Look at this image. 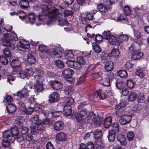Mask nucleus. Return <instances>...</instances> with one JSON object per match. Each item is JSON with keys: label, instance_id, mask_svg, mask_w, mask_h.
<instances>
[{"label": "nucleus", "instance_id": "nucleus-35", "mask_svg": "<svg viewBox=\"0 0 149 149\" xmlns=\"http://www.w3.org/2000/svg\"><path fill=\"white\" fill-rule=\"evenodd\" d=\"M72 111L71 107H64L63 113L65 116H68L71 114Z\"/></svg>", "mask_w": 149, "mask_h": 149}, {"label": "nucleus", "instance_id": "nucleus-10", "mask_svg": "<svg viewBox=\"0 0 149 149\" xmlns=\"http://www.w3.org/2000/svg\"><path fill=\"white\" fill-rule=\"evenodd\" d=\"M49 101L51 103H54L58 101L59 99L58 93L56 92H52L49 96Z\"/></svg>", "mask_w": 149, "mask_h": 149}, {"label": "nucleus", "instance_id": "nucleus-64", "mask_svg": "<svg viewBox=\"0 0 149 149\" xmlns=\"http://www.w3.org/2000/svg\"><path fill=\"white\" fill-rule=\"evenodd\" d=\"M55 63L57 66L59 68H62L63 67L64 64L63 63L59 60L55 61Z\"/></svg>", "mask_w": 149, "mask_h": 149}, {"label": "nucleus", "instance_id": "nucleus-17", "mask_svg": "<svg viewBox=\"0 0 149 149\" xmlns=\"http://www.w3.org/2000/svg\"><path fill=\"white\" fill-rule=\"evenodd\" d=\"M102 89H99L97 90L95 93L94 97L96 98H99L101 100H103L106 97V95L104 93L102 92Z\"/></svg>", "mask_w": 149, "mask_h": 149}, {"label": "nucleus", "instance_id": "nucleus-1", "mask_svg": "<svg viewBox=\"0 0 149 149\" xmlns=\"http://www.w3.org/2000/svg\"><path fill=\"white\" fill-rule=\"evenodd\" d=\"M49 17H53V20L57 22L58 24L61 26H67L68 24V21L65 19L62 18L63 15L61 13H58V10L55 8L52 10L49 13Z\"/></svg>", "mask_w": 149, "mask_h": 149}, {"label": "nucleus", "instance_id": "nucleus-41", "mask_svg": "<svg viewBox=\"0 0 149 149\" xmlns=\"http://www.w3.org/2000/svg\"><path fill=\"white\" fill-rule=\"evenodd\" d=\"M111 126L113 129L110 130H113L116 133L118 132L119 130V127L118 123L116 122L113 123L111 124Z\"/></svg>", "mask_w": 149, "mask_h": 149}, {"label": "nucleus", "instance_id": "nucleus-3", "mask_svg": "<svg viewBox=\"0 0 149 149\" xmlns=\"http://www.w3.org/2000/svg\"><path fill=\"white\" fill-rule=\"evenodd\" d=\"M38 49L41 53H47L50 55H54L57 58L61 57L63 53V51L60 50L59 48H55L49 50L47 47L43 45H39Z\"/></svg>", "mask_w": 149, "mask_h": 149}, {"label": "nucleus", "instance_id": "nucleus-27", "mask_svg": "<svg viewBox=\"0 0 149 149\" xmlns=\"http://www.w3.org/2000/svg\"><path fill=\"white\" fill-rule=\"evenodd\" d=\"M19 4L22 8L25 9L29 6V2L27 0H21L19 2Z\"/></svg>", "mask_w": 149, "mask_h": 149}, {"label": "nucleus", "instance_id": "nucleus-51", "mask_svg": "<svg viewBox=\"0 0 149 149\" xmlns=\"http://www.w3.org/2000/svg\"><path fill=\"white\" fill-rule=\"evenodd\" d=\"M73 91V89L70 86H67L65 90V94L66 95H71V93Z\"/></svg>", "mask_w": 149, "mask_h": 149}, {"label": "nucleus", "instance_id": "nucleus-46", "mask_svg": "<svg viewBox=\"0 0 149 149\" xmlns=\"http://www.w3.org/2000/svg\"><path fill=\"white\" fill-rule=\"evenodd\" d=\"M103 38L108 40L111 37L110 31H105L102 33Z\"/></svg>", "mask_w": 149, "mask_h": 149}, {"label": "nucleus", "instance_id": "nucleus-31", "mask_svg": "<svg viewBox=\"0 0 149 149\" xmlns=\"http://www.w3.org/2000/svg\"><path fill=\"white\" fill-rule=\"evenodd\" d=\"M102 122V119L101 118H100L97 117L95 118L93 121L95 126L96 127L100 126Z\"/></svg>", "mask_w": 149, "mask_h": 149}, {"label": "nucleus", "instance_id": "nucleus-61", "mask_svg": "<svg viewBox=\"0 0 149 149\" xmlns=\"http://www.w3.org/2000/svg\"><path fill=\"white\" fill-rule=\"evenodd\" d=\"M86 75L83 74L81 77H80L77 80V82L78 84H79L83 82L85 80Z\"/></svg>", "mask_w": 149, "mask_h": 149}, {"label": "nucleus", "instance_id": "nucleus-22", "mask_svg": "<svg viewBox=\"0 0 149 149\" xmlns=\"http://www.w3.org/2000/svg\"><path fill=\"white\" fill-rule=\"evenodd\" d=\"M74 102L73 99L71 97L66 98L64 101V107H71Z\"/></svg>", "mask_w": 149, "mask_h": 149}, {"label": "nucleus", "instance_id": "nucleus-18", "mask_svg": "<svg viewBox=\"0 0 149 149\" xmlns=\"http://www.w3.org/2000/svg\"><path fill=\"white\" fill-rule=\"evenodd\" d=\"M25 42H20L17 45L18 48L21 51H24L26 49L29 48V45L28 42L25 43Z\"/></svg>", "mask_w": 149, "mask_h": 149}, {"label": "nucleus", "instance_id": "nucleus-39", "mask_svg": "<svg viewBox=\"0 0 149 149\" xmlns=\"http://www.w3.org/2000/svg\"><path fill=\"white\" fill-rule=\"evenodd\" d=\"M93 48L94 51L97 53H99L101 52V49L100 47L95 43L92 44Z\"/></svg>", "mask_w": 149, "mask_h": 149}, {"label": "nucleus", "instance_id": "nucleus-58", "mask_svg": "<svg viewBox=\"0 0 149 149\" xmlns=\"http://www.w3.org/2000/svg\"><path fill=\"white\" fill-rule=\"evenodd\" d=\"M108 40L109 43L111 45H113L116 44V39L115 37H110Z\"/></svg>", "mask_w": 149, "mask_h": 149}, {"label": "nucleus", "instance_id": "nucleus-53", "mask_svg": "<svg viewBox=\"0 0 149 149\" xmlns=\"http://www.w3.org/2000/svg\"><path fill=\"white\" fill-rule=\"evenodd\" d=\"M145 98L143 93H140L138 96V100L139 102L143 103L145 100Z\"/></svg>", "mask_w": 149, "mask_h": 149}, {"label": "nucleus", "instance_id": "nucleus-47", "mask_svg": "<svg viewBox=\"0 0 149 149\" xmlns=\"http://www.w3.org/2000/svg\"><path fill=\"white\" fill-rule=\"evenodd\" d=\"M19 105L18 107L19 110L22 111H25L26 109V107L25 104L22 102V101H20L18 103Z\"/></svg>", "mask_w": 149, "mask_h": 149}, {"label": "nucleus", "instance_id": "nucleus-63", "mask_svg": "<svg viewBox=\"0 0 149 149\" xmlns=\"http://www.w3.org/2000/svg\"><path fill=\"white\" fill-rule=\"evenodd\" d=\"M125 105V104L123 102H120L119 104L116 105L115 107V109L118 110L122 107H124Z\"/></svg>", "mask_w": 149, "mask_h": 149}, {"label": "nucleus", "instance_id": "nucleus-15", "mask_svg": "<svg viewBox=\"0 0 149 149\" xmlns=\"http://www.w3.org/2000/svg\"><path fill=\"white\" fill-rule=\"evenodd\" d=\"M64 127V124L63 122L58 121L55 122L53 125V128L55 131H60Z\"/></svg>", "mask_w": 149, "mask_h": 149}, {"label": "nucleus", "instance_id": "nucleus-20", "mask_svg": "<svg viewBox=\"0 0 149 149\" xmlns=\"http://www.w3.org/2000/svg\"><path fill=\"white\" fill-rule=\"evenodd\" d=\"M94 145L95 148L97 149H101L104 146L101 139H95Z\"/></svg>", "mask_w": 149, "mask_h": 149}, {"label": "nucleus", "instance_id": "nucleus-25", "mask_svg": "<svg viewBox=\"0 0 149 149\" xmlns=\"http://www.w3.org/2000/svg\"><path fill=\"white\" fill-rule=\"evenodd\" d=\"M112 123V118L111 117H108L104 120V126L105 128H108Z\"/></svg>", "mask_w": 149, "mask_h": 149}, {"label": "nucleus", "instance_id": "nucleus-57", "mask_svg": "<svg viewBox=\"0 0 149 149\" xmlns=\"http://www.w3.org/2000/svg\"><path fill=\"white\" fill-rule=\"evenodd\" d=\"M73 68L77 70H79L81 67V65L77 61H74L73 64Z\"/></svg>", "mask_w": 149, "mask_h": 149}, {"label": "nucleus", "instance_id": "nucleus-12", "mask_svg": "<svg viewBox=\"0 0 149 149\" xmlns=\"http://www.w3.org/2000/svg\"><path fill=\"white\" fill-rule=\"evenodd\" d=\"M50 84L52 87L56 90L61 89L63 87L61 82L57 80L52 81L50 83Z\"/></svg>", "mask_w": 149, "mask_h": 149}, {"label": "nucleus", "instance_id": "nucleus-6", "mask_svg": "<svg viewBox=\"0 0 149 149\" xmlns=\"http://www.w3.org/2000/svg\"><path fill=\"white\" fill-rule=\"evenodd\" d=\"M130 53L133 54L132 58L134 60L140 58L143 55V54L139 50H136L133 46H131L129 49Z\"/></svg>", "mask_w": 149, "mask_h": 149}, {"label": "nucleus", "instance_id": "nucleus-30", "mask_svg": "<svg viewBox=\"0 0 149 149\" xmlns=\"http://www.w3.org/2000/svg\"><path fill=\"white\" fill-rule=\"evenodd\" d=\"M29 21L31 24L34 23L35 21L36 16L33 13H29L27 15Z\"/></svg>", "mask_w": 149, "mask_h": 149}, {"label": "nucleus", "instance_id": "nucleus-48", "mask_svg": "<svg viewBox=\"0 0 149 149\" xmlns=\"http://www.w3.org/2000/svg\"><path fill=\"white\" fill-rule=\"evenodd\" d=\"M1 143L2 146L4 148L3 149H7L10 147V143L8 141L3 140Z\"/></svg>", "mask_w": 149, "mask_h": 149}, {"label": "nucleus", "instance_id": "nucleus-49", "mask_svg": "<svg viewBox=\"0 0 149 149\" xmlns=\"http://www.w3.org/2000/svg\"><path fill=\"white\" fill-rule=\"evenodd\" d=\"M84 16L85 19L89 20L92 19L93 17V15L92 13H85Z\"/></svg>", "mask_w": 149, "mask_h": 149}, {"label": "nucleus", "instance_id": "nucleus-11", "mask_svg": "<svg viewBox=\"0 0 149 149\" xmlns=\"http://www.w3.org/2000/svg\"><path fill=\"white\" fill-rule=\"evenodd\" d=\"M111 78V79L114 78V76L112 74H110L109 75V78L105 77L102 78L100 81L101 84L104 86H108L109 85L110 80L109 79Z\"/></svg>", "mask_w": 149, "mask_h": 149}, {"label": "nucleus", "instance_id": "nucleus-16", "mask_svg": "<svg viewBox=\"0 0 149 149\" xmlns=\"http://www.w3.org/2000/svg\"><path fill=\"white\" fill-rule=\"evenodd\" d=\"M134 35L136 38L135 41L136 43L139 44L143 42V39L140 32L137 31H135L134 32Z\"/></svg>", "mask_w": 149, "mask_h": 149}, {"label": "nucleus", "instance_id": "nucleus-4", "mask_svg": "<svg viewBox=\"0 0 149 149\" xmlns=\"http://www.w3.org/2000/svg\"><path fill=\"white\" fill-rule=\"evenodd\" d=\"M54 8H52L49 11H48V8L46 5H43L42 7L39 8V10H41L42 11L40 12L38 15V18L40 21H42L43 20L45 19L47 16H48L49 18H50L51 21L53 20V17H49V14L52 11V10Z\"/></svg>", "mask_w": 149, "mask_h": 149}, {"label": "nucleus", "instance_id": "nucleus-60", "mask_svg": "<svg viewBox=\"0 0 149 149\" xmlns=\"http://www.w3.org/2000/svg\"><path fill=\"white\" fill-rule=\"evenodd\" d=\"M77 61L81 65H84L85 63V61L83 57L81 56H79L77 58Z\"/></svg>", "mask_w": 149, "mask_h": 149}, {"label": "nucleus", "instance_id": "nucleus-54", "mask_svg": "<svg viewBox=\"0 0 149 149\" xmlns=\"http://www.w3.org/2000/svg\"><path fill=\"white\" fill-rule=\"evenodd\" d=\"M13 69V74H16L18 73H19L21 69V66H15V67H12Z\"/></svg>", "mask_w": 149, "mask_h": 149}, {"label": "nucleus", "instance_id": "nucleus-2", "mask_svg": "<svg viewBox=\"0 0 149 149\" xmlns=\"http://www.w3.org/2000/svg\"><path fill=\"white\" fill-rule=\"evenodd\" d=\"M4 38L2 40V44L3 46L7 47H10L12 49H14L15 45L12 44L10 41H16L18 38L16 33L13 32L7 33L4 35Z\"/></svg>", "mask_w": 149, "mask_h": 149}, {"label": "nucleus", "instance_id": "nucleus-52", "mask_svg": "<svg viewBox=\"0 0 149 149\" xmlns=\"http://www.w3.org/2000/svg\"><path fill=\"white\" fill-rule=\"evenodd\" d=\"M134 134L131 131L129 132L127 134V136L128 140L130 141H132L134 138Z\"/></svg>", "mask_w": 149, "mask_h": 149}, {"label": "nucleus", "instance_id": "nucleus-23", "mask_svg": "<svg viewBox=\"0 0 149 149\" xmlns=\"http://www.w3.org/2000/svg\"><path fill=\"white\" fill-rule=\"evenodd\" d=\"M43 84V82L36 83L34 84V87L37 92H40L44 89Z\"/></svg>", "mask_w": 149, "mask_h": 149}, {"label": "nucleus", "instance_id": "nucleus-33", "mask_svg": "<svg viewBox=\"0 0 149 149\" xmlns=\"http://www.w3.org/2000/svg\"><path fill=\"white\" fill-rule=\"evenodd\" d=\"M10 65L12 67L21 66V62L18 59H14L11 62Z\"/></svg>", "mask_w": 149, "mask_h": 149}, {"label": "nucleus", "instance_id": "nucleus-13", "mask_svg": "<svg viewBox=\"0 0 149 149\" xmlns=\"http://www.w3.org/2000/svg\"><path fill=\"white\" fill-rule=\"evenodd\" d=\"M96 117L94 113L92 111L90 112L86 117L85 121L87 124H91Z\"/></svg>", "mask_w": 149, "mask_h": 149}, {"label": "nucleus", "instance_id": "nucleus-7", "mask_svg": "<svg viewBox=\"0 0 149 149\" xmlns=\"http://www.w3.org/2000/svg\"><path fill=\"white\" fill-rule=\"evenodd\" d=\"M35 72L37 74L34 76L33 80L36 83L42 82L43 80L42 78V75L43 74L42 72H41L38 68H36L35 69Z\"/></svg>", "mask_w": 149, "mask_h": 149}, {"label": "nucleus", "instance_id": "nucleus-32", "mask_svg": "<svg viewBox=\"0 0 149 149\" xmlns=\"http://www.w3.org/2000/svg\"><path fill=\"white\" fill-rule=\"evenodd\" d=\"M1 24L2 28L4 30L7 31H10L12 29V26L8 25H5L3 24V20H1Z\"/></svg>", "mask_w": 149, "mask_h": 149}, {"label": "nucleus", "instance_id": "nucleus-38", "mask_svg": "<svg viewBox=\"0 0 149 149\" xmlns=\"http://www.w3.org/2000/svg\"><path fill=\"white\" fill-rule=\"evenodd\" d=\"M118 74L121 78H126L127 77V71L125 70H120L118 72Z\"/></svg>", "mask_w": 149, "mask_h": 149}, {"label": "nucleus", "instance_id": "nucleus-34", "mask_svg": "<svg viewBox=\"0 0 149 149\" xmlns=\"http://www.w3.org/2000/svg\"><path fill=\"white\" fill-rule=\"evenodd\" d=\"M65 57L66 59H69L73 58L74 57V55L71 50L67 51L65 52Z\"/></svg>", "mask_w": 149, "mask_h": 149}, {"label": "nucleus", "instance_id": "nucleus-37", "mask_svg": "<svg viewBox=\"0 0 149 149\" xmlns=\"http://www.w3.org/2000/svg\"><path fill=\"white\" fill-rule=\"evenodd\" d=\"M97 8L102 13H105L107 10L106 6L102 4H99L97 6Z\"/></svg>", "mask_w": 149, "mask_h": 149}, {"label": "nucleus", "instance_id": "nucleus-56", "mask_svg": "<svg viewBox=\"0 0 149 149\" xmlns=\"http://www.w3.org/2000/svg\"><path fill=\"white\" fill-rule=\"evenodd\" d=\"M31 125L30 126V128L31 133L33 134H35L37 132V125L34 124H31Z\"/></svg>", "mask_w": 149, "mask_h": 149}, {"label": "nucleus", "instance_id": "nucleus-29", "mask_svg": "<svg viewBox=\"0 0 149 149\" xmlns=\"http://www.w3.org/2000/svg\"><path fill=\"white\" fill-rule=\"evenodd\" d=\"M6 109L8 112L12 113L15 111L16 109V107L14 105L9 104L8 105Z\"/></svg>", "mask_w": 149, "mask_h": 149}, {"label": "nucleus", "instance_id": "nucleus-5", "mask_svg": "<svg viewBox=\"0 0 149 149\" xmlns=\"http://www.w3.org/2000/svg\"><path fill=\"white\" fill-rule=\"evenodd\" d=\"M74 73V71L69 68H67L65 69L62 72V76L65 79H70L69 80L71 82H74V80L71 79L72 75Z\"/></svg>", "mask_w": 149, "mask_h": 149}, {"label": "nucleus", "instance_id": "nucleus-42", "mask_svg": "<svg viewBox=\"0 0 149 149\" xmlns=\"http://www.w3.org/2000/svg\"><path fill=\"white\" fill-rule=\"evenodd\" d=\"M137 97V95L136 93L133 92H131L129 95L128 100L130 102L133 101L136 99Z\"/></svg>", "mask_w": 149, "mask_h": 149}, {"label": "nucleus", "instance_id": "nucleus-24", "mask_svg": "<svg viewBox=\"0 0 149 149\" xmlns=\"http://www.w3.org/2000/svg\"><path fill=\"white\" fill-rule=\"evenodd\" d=\"M56 139L60 141H63L66 139V134L64 133L60 132L58 133L56 136Z\"/></svg>", "mask_w": 149, "mask_h": 149}, {"label": "nucleus", "instance_id": "nucleus-14", "mask_svg": "<svg viewBox=\"0 0 149 149\" xmlns=\"http://www.w3.org/2000/svg\"><path fill=\"white\" fill-rule=\"evenodd\" d=\"M117 139L122 146H125L127 144V140L123 134H118L117 136Z\"/></svg>", "mask_w": 149, "mask_h": 149}, {"label": "nucleus", "instance_id": "nucleus-40", "mask_svg": "<svg viewBox=\"0 0 149 149\" xmlns=\"http://www.w3.org/2000/svg\"><path fill=\"white\" fill-rule=\"evenodd\" d=\"M116 87L119 89H123L124 86V84H123V82L119 79L116 80Z\"/></svg>", "mask_w": 149, "mask_h": 149}, {"label": "nucleus", "instance_id": "nucleus-8", "mask_svg": "<svg viewBox=\"0 0 149 149\" xmlns=\"http://www.w3.org/2000/svg\"><path fill=\"white\" fill-rule=\"evenodd\" d=\"M3 137L4 138L6 139L9 143H12L15 140V137L11 134L9 130L5 131L3 133Z\"/></svg>", "mask_w": 149, "mask_h": 149}, {"label": "nucleus", "instance_id": "nucleus-26", "mask_svg": "<svg viewBox=\"0 0 149 149\" xmlns=\"http://www.w3.org/2000/svg\"><path fill=\"white\" fill-rule=\"evenodd\" d=\"M113 63L111 61H107L105 65V68L107 71H110L113 69Z\"/></svg>", "mask_w": 149, "mask_h": 149}, {"label": "nucleus", "instance_id": "nucleus-19", "mask_svg": "<svg viewBox=\"0 0 149 149\" xmlns=\"http://www.w3.org/2000/svg\"><path fill=\"white\" fill-rule=\"evenodd\" d=\"M29 95V93L26 88H24L20 91V98L22 100H26Z\"/></svg>", "mask_w": 149, "mask_h": 149}, {"label": "nucleus", "instance_id": "nucleus-21", "mask_svg": "<svg viewBox=\"0 0 149 149\" xmlns=\"http://www.w3.org/2000/svg\"><path fill=\"white\" fill-rule=\"evenodd\" d=\"M109 135L108 138L110 142H112L115 140V136L116 134V132L113 130H109Z\"/></svg>", "mask_w": 149, "mask_h": 149}, {"label": "nucleus", "instance_id": "nucleus-62", "mask_svg": "<svg viewBox=\"0 0 149 149\" xmlns=\"http://www.w3.org/2000/svg\"><path fill=\"white\" fill-rule=\"evenodd\" d=\"M103 39L102 36L101 35L99 34L96 35L95 39L96 42H99L102 41Z\"/></svg>", "mask_w": 149, "mask_h": 149}, {"label": "nucleus", "instance_id": "nucleus-36", "mask_svg": "<svg viewBox=\"0 0 149 149\" xmlns=\"http://www.w3.org/2000/svg\"><path fill=\"white\" fill-rule=\"evenodd\" d=\"M31 124L36 125L39 122V119L38 118V116L37 115H35L30 119Z\"/></svg>", "mask_w": 149, "mask_h": 149}, {"label": "nucleus", "instance_id": "nucleus-44", "mask_svg": "<svg viewBox=\"0 0 149 149\" xmlns=\"http://www.w3.org/2000/svg\"><path fill=\"white\" fill-rule=\"evenodd\" d=\"M102 76V74L101 72H95L91 74V77L93 79H97Z\"/></svg>", "mask_w": 149, "mask_h": 149}, {"label": "nucleus", "instance_id": "nucleus-45", "mask_svg": "<svg viewBox=\"0 0 149 149\" xmlns=\"http://www.w3.org/2000/svg\"><path fill=\"white\" fill-rule=\"evenodd\" d=\"M95 139H100V137L102 135V131L100 130H96L94 133Z\"/></svg>", "mask_w": 149, "mask_h": 149}, {"label": "nucleus", "instance_id": "nucleus-28", "mask_svg": "<svg viewBox=\"0 0 149 149\" xmlns=\"http://www.w3.org/2000/svg\"><path fill=\"white\" fill-rule=\"evenodd\" d=\"M27 61L29 64L32 65L36 61V59L31 54H29L27 58Z\"/></svg>", "mask_w": 149, "mask_h": 149}, {"label": "nucleus", "instance_id": "nucleus-55", "mask_svg": "<svg viewBox=\"0 0 149 149\" xmlns=\"http://www.w3.org/2000/svg\"><path fill=\"white\" fill-rule=\"evenodd\" d=\"M116 115L117 116L119 117L120 118L122 117L123 116L126 115L125 114V111L124 110L116 111Z\"/></svg>", "mask_w": 149, "mask_h": 149}, {"label": "nucleus", "instance_id": "nucleus-59", "mask_svg": "<svg viewBox=\"0 0 149 149\" xmlns=\"http://www.w3.org/2000/svg\"><path fill=\"white\" fill-rule=\"evenodd\" d=\"M0 62L5 65H6L8 63L7 59L3 56H0Z\"/></svg>", "mask_w": 149, "mask_h": 149}, {"label": "nucleus", "instance_id": "nucleus-50", "mask_svg": "<svg viewBox=\"0 0 149 149\" xmlns=\"http://www.w3.org/2000/svg\"><path fill=\"white\" fill-rule=\"evenodd\" d=\"M119 54V52L117 49H113L111 51V55L112 56L116 57Z\"/></svg>", "mask_w": 149, "mask_h": 149}, {"label": "nucleus", "instance_id": "nucleus-43", "mask_svg": "<svg viewBox=\"0 0 149 149\" xmlns=\"http://www.w3.org/2000/svg\"><path fill=\"white\" fill-rule=\"evenodd\" d=\"M23 122H21L18 120H15L14 123V125L15 127L20 129L23 126Z\"/></svg>", "mask_w": 149, "mask_h": 149}, {"label": "nucleus", "instance_id": "nucleus-9", "mask_svg": "<svg viewBox=\"0 0 149 149\" xmlns=\"http://www.w3.org/2000/svg\"><path fill=\"white\" fill-rule=\"evenodd\" d=\"M132 119L131 116L126 115L120 118L119 120V123L122 125H125L129 123Z\"/></svg>", "mask_w": 149, "mask_h": 149}]
</instances>
